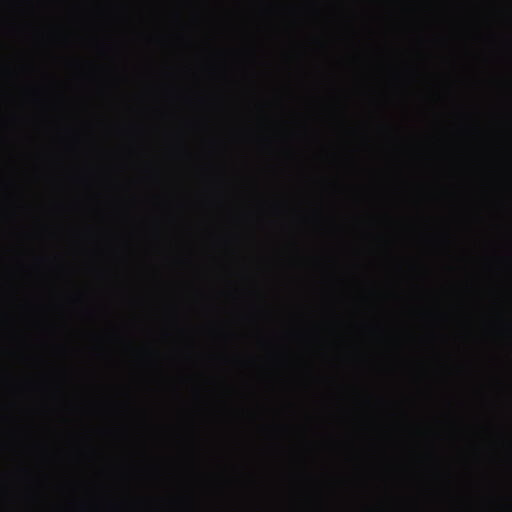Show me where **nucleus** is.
Instances as JSON below:
<instances>
[{"label":"nucleus","instance_id":"obj_2","mask_svg":"<svg viewBox=\"0 0 512 512\" xmlns=\"http://www.w3.org/2000/svg\"><path fill=\"white\" fill-rule=\"evenodd\" d=\"M471 131H472L473 133H478V132H479V129H478V127H477V126H472V127H471Z\"/></svg>","mask_w":512,"mask_h":512},{"label":"nucleus","instance_id":"obj_1","mask_svg":"<svg viewBox=\"0 0 512 512\" xmlns=\"http://www.w3.org/2000/svg\"><path fill=\"white\" fill-rule=\"evenodd\" d=\"M472 5L476 6L488 2L489 0H468Z\"/></svg>","mask_w":512,"mask_h":512}]
</instances>
